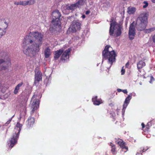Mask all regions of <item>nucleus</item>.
Masks as SVG:
<instances>
[{"instance_id":"9b49d317","label":"nucleus","mask_w":155,"mask_h":155,"mask_svg":"<svg viewBox=\"0 0 155 155\" xmlns=\"http://www.w3.org/2000/svg\"><path fill=\"white\" fill-rule=\"evenodd\" d=\"M71 49H68L66 50L64 52H63L61 57V60L64 61V62L69 60V55L71 53Z\"/></svg>"},{"instance_id":"f03ea898","label":"nucleus","mask_w":155,"mask_h":155,"mask_svg":"<svg viewBox=\"0 0 155 155\" xmlns=\"http://www.w3.org/2000/svg\"><path fill=\"white\" fill-rule=\"evenodd\" d=\"M148 14L146 12L141 13L136 21L137 28L139 31L144 30L147 24Z\"/></svg>"},{"instance_id":"09e8293b","label":"nucleus","mask_w":155,"mask_h":155,"mask_svg":"<svg viewBox=\"0 0 155 155\" xmlns=\"http://www.w3.org/2000/svg\"><path fill=\"white\" fill-rule=\"evenodd\" d=\"M141 152H142V151L141 150L140 151V153H141Z\"/></svg>"},{"instance_id":"f257e3e1","label":"nucleus","mask_w":155,"mask_h":155,"mask_svg":"<svg viewBox=\"0 0 155 155\" xmlns=\"http://www.w3.org/2000/svg\"><path fill=\"white\" fill-rule=\"evenodd\" d=\"M43 37V35L38 32H30L24 38L23 46L28 48H39L42 44Z\"/></svg>"},{"instance_id":"f8f14e48","label":"nucleus","mask_w":155,"mask_h":155,"mask_svg":"<svg viewBox=\"0 0 155 155\" xmlns=\"http://www.w3.org/2000/svg\"><path fill=\"white\" fill-rule=\"evenodd\" d=\"M132 95L131 94L129 95L125 99L123 105V108L122 110V112L124 113L126 108L128 106V104H129L130 100L132 98Z\"/></svg>"},{"instance_id":"f704fd0d","label":"nucleus","mask_w":155,"mask_h":155,"mask_svg":"<svg viewBox=\"0 0 155 155\" xmlns=\"http://www.w3.org/2000/svg\"><path fill=\"white\" fill-rule=\"evenodd\" d=\"M152 39L153 42L155 43V35H154L152 37Z\"/></svg>"},{"instance_id":"7ed1b4c3","label":"nucleus","mask_w":155,"mask_h":155,"mask_svg":"<svg viewBox=\"0 0 155 155\" xmlns=\"http://www.w3.org/2000/svg\"><path fill=\"white\" fill-rule=\"evenodd\" d=\"M11 65L10 59L6 53L0 52V71L8 70L9 65Z\"/></svg>"},{"instance_id":"2f4dec72","label":"nucleus","mask_w":155,"mask_h":155,"mask_svg":"<svg viewBox=\"0 0 155 155\" xmlns=\"http://www.w3.org/2000/svg\"><path fill=\"white\" fill-rule=\"evenodd\" d=\"M125 72V69L124 68V66H123L121 70V75H124V74Z\"/></svg>"},{"instance_id":"c9c22d12","label":"nucleus","mask_w":155,"mask_h":155,"mask_svg":"<svg viewBox=\"0 0 155 155\" xmlns=\"http://www.w3.org/2000/svg\"><path fill=\"white\" fill-rule=\"evenodd\" d=\"M109 105L110 107H113L114 106V103H111L109 104Z\"/></svg>"},{"instance_id":"de8ad7c7","label":"nucleus","mask_w":155,"mask_h":155,"mask_svg":"<svg viewBox=\"0 0 155 155\" xmlns=\"http://www.w3.org/2000/svg\"><path fill=\"white\" fill-rule=\"evenodd\" d=\"M151 78H153V77H152V76L151 77Z\"/></svg>"},{"instance_id":"39448f33","label":"nucleus","mask_w":155,"mask_h":155,"mask_svg":"<svg viewBox=\"0 0 155 155\" xmlns=\"http://www.w3.org/2000/svg\"><path fill=\"white\" fill-rule=\"evenodd\" d=\"M111 20L109 30L110 35L115 37L120 36L121 34V25L117 24L115 21H113L112 18Z\"/></svg>"},{"instance_id":"412c9836","label":"nucleus","mask_w":155,"mask_h":155,"mask_svg":"<svg viewBox=\"0 0 155 155\" xmlns=\"http://www.w3.org/2000/svg\"><path fill=\"white\" fill-rule=\"evenodd\" d=\"M78 7L77 4L76 3L74 4L71 5H66L64 7V9L68 10H72L74 9L76 7Z\"/></svg>"},{"instance_id":"423d86ee","label":"nucleus","mask_w":155,"mask_h":155,"mask_svg":"<svg viewBox=\"0 0 155 155\" xmlns=\"http://www.w3.org/2000/svg\"><path fill=\"white\" fill-rule=\"evenodd\" d=\"M53 20L51 24V27L54 29L57 30L61 28L60 18L61 14L58 10L53 12L51 14Z\"/></svg>"},{"instance_id":"5701e85b","label":"nucleus","mask_w":155,"mask_h":155,"mask_svg":"<svg viewBox=\"0 0 155 155\" xmlns=\"http://www.w3.org/2000/svg\"><path fill=\"white\" fill-rule=\"evenodd\" d=\"M141 125L142 126V129L145 132L149 130L150 129V126L148 124L145 126L144 124L143 123H142L141 124Z\"/></svg>"},{"instance_id":"4be33fe9","label":"nucleus","mask_w":155,"mask_h":155,"mask_svg":"<svg viewBox=\"0 0 155 155\" xmlns=\"http://www.w3.org/2000/svg\"><path fill=\"white\" fill-rule=\"evenodd\" d=\"M51 54L50 49H45V58H48Z\"/></svg>"},{"instance_id":"79ce46f5","label":"nucleus","mask_w":155,"mask_h":155,"mask_svg":"<svg viewBox=\"0 0 155 155\" xmlns=\"http://www.w3.org/2000/svg\"><path fill=\"white\" fill-rule=\"evenodd\" d=\"M147 149H143L142 151V152H145V151H146L147 150Z\"/></svg>"},{"instance_id":"e433bc0d","label":"nucleus","mask_w":155,"mask_h":155,"mask_svg":"<svg viewBox=\"0 0 155 155\" xmlns=\"http://www.w3.org/2000/svg\"><path fill=\"white\" fill-rule=\"evenodd\" d=\"M129 62L128 61L125 64V67L126 68H128L129 65Z\"/></svg>"},{"instance_id":"a211bd4d","label":"nucleus","mask_w":155,"mask_h":155,"mask_svg":"<svg viewBox=\"0 0 155 155\" xmlns=\"http://www.w3.org/2000/svg\"><path fill=\"white\" fill-rule=\"evenodd\" d=\"M92 101L94 105H99L103 103L101 99H97V96H95L92 98Z\"/></svg>"},{"instance_id":"2eb2a0df","label":"nucleus","mask_w":155,"mask_h":155,"mask_svg":"<svg viewBox=\"0 0 155 155\" xmlns=\"http://www.w3.org/2000/svg\"><path fill=\"white\" fill-rule=\"evenodd\" d=\"M116 142L117 144H118L123 149H124L126 150L125 152L128 150V147L125 146V143L124 142L123 140L121 139H119Z\"/></svg>"},{"instance_id":"393cba45","label":"nucleus","mask_w":155,"mask_h":155,"mask_svg":"<svg viewBox=\"0 0 155 155\" xmlns=\"http://www.w3.org/2000/svg\"><path fill=\"white\" fill-rule=\"evenodd\" d=\"M127 12L128 14H134L136 11V9L134 7H128L127 8Z\"/></svg>"},{"instance_id":"c756f323","label":"nucleus","mask_w":155,"mask_h":155,"mask_svg":"<svg viewBox=\"0 0 155 155\" xmlns=\"http://www.w3.org/2000/svg\"><path fill=\"white\" fill-rule=\"evenodd\" d=\"M22 5L25 6L27 5L26 1H20V5Z\"/></svg>"},{"instance_id":"bb28decb","label":"nucleus","mask_w":155,"mask_h":155,"mask_svg":"<svg viewBox=\"0 0 155 155\" xmlns=\"http://www.w3.org/2000/svg\"><path fill=\"white\" fill-rule=\"evenodd\" d=\"M155 30V28H152L145 30V32L146 33H149Z\"/></svg>"},{"instance_id":"4c0bfd02","label":"nucleus","mask_w":155,"mask_h":155,"mask_svg":"<svg viewBox=\"0 0 155 155\" xmlns=\"http://www.w3.org/2000/svg\"><path fill=\"white\" fill-rule=\"evenodd\" d=\"M14 4H15L17 5H20V1L19 2H15L14 3Z\"/></svg>"},{"instance_id":"c85d7f7f","label":"nucleus","mask_w":155,"mask_h":155,"mask_svg":"<svg viewBox=\"0 0 155 155\" xmlns=\"http://www.w3.org/2000/svg\"><path fill=\"white\" fill-rule=\"evenodd\" d=\"M27 5H31L34 4L35 3V1L34 0H29L26 1Z\"/></svg>"},{"instance_id":"6ab92c4d","label":"nucleus","mask_w":155,"mask_h":155,"mask_svg":"<svg viewBox=\"0 0 155 155\" xmlns=\"http://www.w3.org/2000/svg\"><path fill=\"white\" fill-rule=\"evenodd\" d=\"M63 52V51L61 49H60L59 50H58L56 51H54V59L55 60H58L60 56L62 54Z\"/></svg>"},{"instance_id":"1a4fd4ad","label":"nucleus","mask_w":155,"mask_h":155,"mask_svg":"<svg viewBox=\"0 0 155 155\" xmlns=\"http://www.w3.org/2000/svg\"><path fill=\"white\" fill-rule=\"evenodd\" d=\"M135 24L133 22L130 25L129 28V36L130 40L134 39L135 35Z\"/></svg>"},{"instance_id":"473e14b6","label":"nucleus","mask_w":155,"mask_h":155,"mask_svg":"<svg viewBox=\"0 0 155 155\" xmlns=\"http://www.w3.org/2000/svg\"><path fill=\"white\" fill-rule=\"evenodd\" d=\"M12 120V118H11L9 119L5 123V125L6 126H7L8 125V124H9L11 122Z\"/></svg>"},{"instance_id":"49530a36","label":"nucleus","mask_w":155,"mask_h":155,"mask_svg":"<svg viewBox=\"0 0 155 155\" xmlns=\"http://www.w3.org/2000/svg\"><path fill=\"white\" fill-rule=\"evenodd\" d=\"M153 51L154 52H155V49H154L153 50Z\"/></svg>"},{"instance_id":"72a5a7b5","label":"nucleus","mask_w":155,"mask_h":155,"mask_svg":"<svg viewBox=\"0 0 155 155\" xmlns=\"http://www.w3.org/2000/svg\"><path fill=\"white\" fill-rule=\"evenodd\" d=\"M122 91L125 94H127V89L123 90Z\"/></svg>"},{"instance_id":"9d476101","label":"nucleus","mask_w":155,"mask_h":155,"mask_svg":"<svg viewBox=\"0 0 155 155\" xmlns=\"http://www.w3.org/2000/svg\"><path fill=\"white\" fill-rule=\"evenodd\" d=\"M31 101H32L31 105L33 108L31 112L33 113L39 107V100L38 99H36L34 96H33L32 97Z\"/></svg>"},{"instance_id":"37998d69","label":"nucleus","mask_w":155,"mask_h":155,"mask_svg":"<svg viewBox=\"0 0 155 155\" xmlns=\"http://www.w3.org/2000/svg\"><path fill=\"white\" fill-rule=\"evenodd\" d=\"M85 15H83L82 16V18H85Z\"/></svg>"},{"instance_id":"a19ab883","label":"nucleus","mask_w":155,"mask_h":155,"mask_svg":"<svg viewBox=\"0 0 155 155\" xmlns=\"http://www.w3.org/2000/svg\"><path fill=\"white\" fill-rule=\"evenodd\" d=\"M122 90H121V89H117V91L119 92H120L122 91Z\"/></svg>"},{"instance_id":"cd10ccee","label":"nucleus","mask_w":155,"mask_h":155,"mask_svg":"<svg viewBox=\"0 0 155 155\" xmlns=\"http://www.w3.org/2000/svg\"><path fill=\"white\" fill-rule=\"evenodd\" d=\"M30 49H25L23 50V52L27 56H30Z\"/></svg>"},{"instance_id":"b1692460","label":"nucleus","mask_w":155,"mask_h":155,"mask_svg":"<svg viewBox=\"0 0 155 155\" xmlns=\"http://www.w3.org/2000/svg\"><path fill=\"white\" fill-rule=\"evenodd\" d=\"M110 146H111V151L112 154H116L117 153V151L116 150V148L115 145L112 143H110Z\"/></svg>"},{"instance_id":"4468645a","label":"nucleus","mask_w":155,"mask_h":155,"mask_svg":"<svg viewBox=\"0 0 155 155\" xmlns=\"http://www.w3.org/2000/svg\"><path fill=\"white\" fill-rule=\"evenodd\" d=\"M35 122V119L34 117H30L26 122L27 127L28 128L32 127Z\"/></svg>"},{"instance_id":"20e7f679","label":"nucleus","mask_w":155,"mask_h":155,"mask_svg":"<svg viewBox=\"0 0 155 155\" xmlns=\"http://www.w3.org/2000/svg\"><path fill=\"white\" fill-rule=\"evenodd\" d=\"M109 49H104L102 53L103 59L107 60V62L111 66L113 62H115L117 53L114 50L109 51Z\"/></svg>"},{"instance_id":"a878e982","label":"nucleus","mask_w":155,"mask_h":155,"mask_svg":"<svg viewBox=\"0 0 155 155\" xmlns=\"http://www.w3.org/2000/svg\"><path fill=\"white\" fill-rule=\"evenodd\" d=\"M84 0H79L78 2L76 4H77V5L78 7L82 5H84Z\"/></svg>"},{"instance_id":"dca6fc26","label":"nucleus","mask_w":155,"mask_h":155,"mask_svg":"<svg viewBox=\"0 0 155 155\" xmlns=\"http://www.w3.org/2000/svg\"><path fill=\"white\" fill-rule=\"evenodd\" d=\"M5 26H3L1 25H0V38L2 36L5 34L6 32V29L7 27V24H6V22H5Z\"/></svg>"},{"instance_id":"a18cd8bd","label":"nucleus","mask_w":155,"mask_h":155,"mask_svg":"<svg viewBox=\"0 0 155 155\" xmlns=\"http://www.w3.org/2000/svg\"><path fill=\"white\" fill-rule=\"evenodd\" d=\"M140 154V153H137L136 154V155H137L138 154Z\"/></svg>"},{"instance_id":"6e6552de","label":"nucleus","mask_w":155,"mask_h":155,"mask_svg":"<svg viewBox=\"0 0 155 155\" xmlns=\"http://www.w3.org/2000/svg\"><path fill=\"white\" fill-rule=\"evenodd\" d=\"M81 23L77 21H74L69 28V30L73 32H75L81 28Z\"/></svg>"},{"instance_id":"0eeeda50","label":"nucleus","mask_w":155,"mask_h":155,"mask_svg":"<svg viewBox=\"0 0 155 155\" xmlns=\"http://www.w3.org/2000/svg\"><path fill=\"white\" fill-rule=\"evenodd\" d=\"M22 125L18 122L16 125L15 129H17L18 130L17 133H15L13 135V137L9 141L10 143L9 145V147L12 148L14 145L17 142V140L19 137V133L21 130Z\"/></svg>"},{"instance_id":"ddd939ff","label":"nucleus","mask_w":155,"mask_h":155,"mask_svg":"<svg viewBox=\"0 0 155 155\" xmlns=\"http://www.w3.org/2000/svg\"><path fill=\"white\" fill-rule=\"evenodd\" d=\"M42 74L41 71H38L36 73H35V79L34 83L35 84L41 81L42 80Z\"/></svg>"},{"instance_id":"aec40b11","label":"nucleus","mask_w":155,"mask_h":155,"mask_svg":"<svg viewBox=\"0 0 155 155\" xmlns=\"http://www.w3.org/2000/svg\"><path fill=\"white\" fill-rule=\"evenodd\" d=\"M23 84V82H21L19 83L15 87L14 91V93L15 94H17L18 92V90L20 89V87H21Z\"/></svg>"},{"instance_id":"7c9ffc66","label":"nucleus","mask_w":155,"mask_h":155,"mask_svg":"<svg viewBox=\"0 0 155 155\" xmlns=\"http://www.w3.org/2000/svg\"><path fill=\"white\" fill-rule=\"evenodd\" d=\"M143 3L145 4L143 6V8H145L147 7L148 5V3L146 1H144L143 2Z\"/></svg>"},{"instance_id":"c03bdc74","label":"nucleus","mask_w":155,"mask_h":155,"mask_svg":"<svg viewBox=\"0 0 155 155\" xmlns=\"http://www.w3.org/2000/svg\"><path fill=\"white\" fill-rule=\"evenodd\" d=\"M153 3H155V0H151Z\"/></svg>"},{"instance_id":"f3484780","label":"nucleus","mask_w":155,"mask_h":155,"mask_svg":"<svg viewBox=\"0 0 155 155\" xmlns=\"http://www.w3.org/2000/svg\"><path fill=\"white\" fill-rule=\"evenodd\" d=\"M146 60V58H143L142 60L140 61L137 63V68L139 71H140V69L142 68L143 67L145 66L146 64L144 61Z\"/></svg>"},{"instance_id":"58836bf2","label":"nucleus","mask_w":155,"mask_h":155,"mask_svg":"<svg viewBox=\"0 0 155 155\" xmlns=\"http://www.w3.org/2000/svg\"><path fill=\"white\" fill-rule=\"evenodd\" d=\"M110 45H107L105 46V48H110Z\"/></svg>"},{"instance_id":"ea45409f","label":"nucleus","mask_w":155,"mask_h":155,"mask_svg":"<svg viewBox=\"0 0 155 155\" xmlns=\"http://www.w3.org/2000/svg\"><path fill=\"white\" fill-rule=\"evenodd\" d=\"M90 11H87L86 12V15H88L90 13Z\"/></svg>"}]
</instances>
